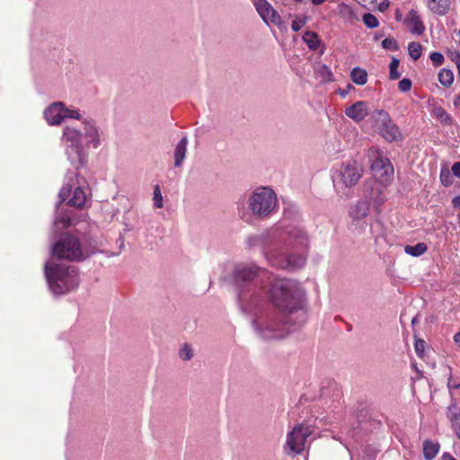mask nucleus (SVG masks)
I'll return each mask as SVG.
<instances>
[{
	"label": "nucleus",
	"instance_id": "obj_25",
	"mask_svg": "<svg viewBox=\"0 0 460 460\" xmlns=\"http://www.w3.org/2000/svg\"><path fill=\"white\" fill-rule=\"evenodd\" d=\"M428 250V246L424 243H418L415 245H405L404 252L405 253L418 257L424 254Z\"/></svg>",
	"mask_w": 460,
	"mask_h": 460
},
{
	"label": "nucleus",
	"instance_id": "obj_3",
	"mask_svg": "<svg viewBox=\"0 0 460 460\" xmlns=\"http://www.w3.org/2000/svg\"><path fill=\"white\" fill-rule=\"evenodd\" d=\"M269 297L278 311L305 323V291L299 283L288 279H275L270 283Z\"/></svg>",
	"mask_w": 460,
	"mask_h": 460
},
{
	"label": "nucleus",
	"instance_id": "obj_9",
	"mask_svg": "<svg viewBox=\"0 0 460 460\" xmlns=\"http://www.w3.org/2000/svg\"><path fill=\"white\" fill-rule=\"evenodd\" d=\"M373 127L377 133L388 142L403 140L400 128L392 120L388 112L384 110H376L371 114Z\"/></svg>",
	"mask_w": 460,
	"mask_h": 460
},
{
	"label": "nucleus",
	"instance_id": "obj_19",
	"mask_svg": "<svg viewBox=\"0 0 460 460\" xmlns=\"http://www.w3.org/2000/svg\"><path fill=\"white\" fill-rule=\"evenodd\" d=\"M406 22L409 24L412 25V27L411 28V33L417 35H420L421 33H423L425 27L416 12L411 11L408 14V17L406 18Z\"/></svg>",
	"mask_w": 460,
	"mask_h": 460
},
{
	"label": "nucleus",
	"instance_id": "obj_57",
	"mask_svg": "<svg viewBox=\"0 0 460 460\" xmlns=\"http://www.w3.org/2000/svg\"><path fill=\"white\" fill-rule=\"evenodd\" d=\"M295 2L301 3L303 0H294Z\"/></svg>",
	"mask_w": 460,
	"mask_h": 460
},
{
	"label": "nucleus",
	"instance_id": "obj_47",
	"mask_svg": "<svg viewBox=\"0 0 460 460\" xmlns=\"http://www.w3.org/2000/svg\"><path fill=\"white\" fill-rule=\"evenodd\" d=\"M452 172L455 176L460 178V162H456L452 165Z\"/></svg>",
	"mask_w": 460,
	"mask_h": 460
},
{
	"label": "nucleus",
	"instance_id": "obj_14",
	"mask_svg": "<svg viewBox=\"0 0 460 460\" xmlns=\"http://www.w3.org/2000/svg\"><path fill=\"white\" fill-rule=\"evenodd\" d=\"M64 103L61 102H53L49 105L44 112V118L49 125H59L63 121Z\"/></svg>",
	"mask_w": 460,
	"mask_h": 460
},
{
	"label": "nucleus",
	"instance_id": "obj_34",
	"mask_svg": "<svg viewBox=\"0 0 460 460\" xmlns=\"http://www.w3.org/2000/svg\"><path fill=\"white\" fill-rule=\"evenodd\" d=\"M363 22L367 27L371 29L376 28L379 24L377 18L369 13L363 15Z\"/></svg>",
	"mask_w": 460,
	"mask_h": 460
},
{
	"label": "nucleus",
	"instance_id": "obj_1",
	"mask_svg": "<svg viewBox=\"0 0 460 460\" xmlns=\"http://www.w3.org/2000/svg\"><path fill=\"white\" fill-rule=\"evenodd\" d=\"M247 244L250 247H261L272 266L293 270L301 269L305 264L309 236L304 229L288 226L249 236Z\"/></svg>",
	"mask_w": 460,
	"mask_h": 460
},
{
	"label": "nucleus",
	"instance_id": "obj_26",
	"mask_svg": "<svg viewBox=\"0 0 460 460\" xmlns=\"http://www.w3.org/2000/svg\"><path fill=\"white\" fill-rule=\"evenodd\" d=\"M350 77L353 83L358 85H364L367 81V74L366 70L359 67H354L352 69Z\"/></svg>",
	"mask_w": 460,
	"mask_h": 460
},
{
	"label": "nucleus",
	"instance_id": "obj_28",
	"mask_svg": "<svg viewBox=\"0 0 460 460\" xmlns=\"http://www.w3.org/2000/svg\"><path fill=\"white\" fill-rule=\"evenodd\" d=\"M408 52L410 57L413 60H417L421 57L422 54V46L415 41L410 42L408 45Z\"/></svg>",
	"mask_w": 460,
	"mask_h": 460
},
{
	"label": "nucleus",
	"instance_id": "obj_22",
	"mask_svg": "<svg viewBox=\"0 0 460 460\" xmlns=\"http://www.w3.org/2000/svg\"><path fill=\"white\" fill-rule=\"evenodd\" d=\"M439 444L430 440H425L423 443V456L426 460H432L439 451Z\"/></svg>",
	"mask_w": 460,
	"mask_h": 460
},
{
	"label": "nucleus",
	"instance_id": "obj_53",
	"mask_svg": "<svg viewBox=\"0 0 460 460\" xmlns=\"http://www.w3.org/2000/svg\"><path fill=\"white\" fill-rule=\"evenodd\" d=\"M454 104L456 106L459 105L460 104V95H456L455 96V99H454Z\"/></svg>",
	"mask_w": 460,
	"mask_h": 460
},
{
	"label": "nucleus",
	"instance_id": "obj_15",
	"mask_svg": "<svg viewBox=\"0 0 460 460\" xmlns=\"http://www.w3.org/2000/svg\"><path fill=\"white\" fill-rule=\"evenodd\" d=\"M371 170L375 173H379L381 176H387L393 174L394 168L388 158L377 153L372 161Z\"/></svg>",
	"mask_w": 460,
	"mask_h": 460
},
{
	"label": "nucleus",
	"instance_id": "obj_24",
	"mask_svg": "<svg viewBox=\"0 0 460 460\" xmlns=\"http://www.w3.org/2000/svg\"><path fill=\"white\" fill-rule=\"evenodd\" d=\"M303 40L306 43L307 47L312 50H316L320 46V40L318 35L311 31H307L303 35Z\"/></svg>",
	"mask_w": 460,
	"mask_h": 460
},
{
	"label": "nucleus",
	"instance_id": "obj_38",
	"mask_svg": "<svg viewBox=\"0 0 460 460\" xmlns=\"http://www.w3.org/2000/svg\"><path fill=\"white\" fill-rule=\"evenodd\" d=\"M382 47L385 49L396 51L399 49L397 41L394 38H385L382 41Z\"/></svg>",
	"mask_w": 460,
	"mask_h": 460
},
{
	"label": "nucleus",
	"instance_id": "obj_8",
	"mask_svg": "<svg viewBox=\"0 0 460 460\" xmlns=\"http://www.w3.org/2000/svg\"><path fill=\"white\" fill-rule=\"evenodd\" d=\"M52 254L58 259L70 261H81L87 257L79 238L70 234H63L59 237L52 247Z\"/></svg>",
	"mask_w": 460,
	"mask_h": 460
},
{
	"label": "nucleus",
	"instance_id": "obj_29",
	"mask_svg": "<svg viewBox=\"0 0 460 460\" xmlns=\"http://www.w3.org/2000/svg\"><path fill=\"white\" fill-rule=\"evenodd\" d=\"M54 223L66 228L71 225V217L66 212L58 209Z\"/></svg>",
	"mask_w": 460,
	"mask_h": 460
},
{
	"label": "nucleus",
	"instance_id": "obj_42",
	"mask_svg": "<svg viewBox=\"0 0 460 460\" xmlns=\"http://www.w3.org/2000/svg\"><path fill=\"white\" fill-rule=\"evenodd\" d=\"M411 81L408 78H403L398 83V89L402 93H407L411 88Z\"/></svg>",
	"mask_w": 460,
	"mask_h": 460
},
{
	"label": "nucleus",
	"instance_id": "obj_2",
	"mask_svg": "<svg viewBox=\"0 0 460 460\" xmlns=\"http://www.w3.org/2000/svg\"><path fill=\"white\" fill-rule=\"evenodd\" d=\"M233 276L240 309L244 314L254 313L265 303V292L261 281L268 278V272L254 265L239 264L234 268Z\"/></svg>",
	"mask_w": 460,
	"mask_h": 460
},
{
	"label": "nucleus",
	"instance_id": "obj_20",
	"mask_svg": "<svg viewBox=\"0 0 460 460\" xmlns=\"http://www.w3.org/2000/svg\"><path fill=\"white\" fill-rule=\"evenodd\" d=\"M449 0H429V9L438 15H444L449 9Z\"/></svg>",
	"mask_w": 460,
	"mask_h": 460
},
{
	"label": "nucleus",
	"instance_id": "obj_5",
	"mask_svg": "<svg viewBox=\"0 0 460 460\" xmlns=\"http://www.w3.org/2000/svg\"><path fill=\"white\" fill-rule=\"evenodd\" d=\"M45 276L54 295H64L76 288L79 284L77 269L65 263L46 262Z\"/></svg>",
	"mask_w": 460,
	"mask_h": 460
},
{
	"label": "nucleus",
	"instance_id": "obj_41",
	"mask_svg": "<svg viewBox=\"0 0 460 460\" xmlns=\"http://www.w3.org/2000/svg\"><path fill=\"white\" fill-rule=\"evenodd\" d=\"M429 58L435 66H439L444 62V56L440 52H432Z\"/></svg>",
	"mask_w": 460,
	"mask_h": 460
},
{
	"label": "nucleus",
	"instance_id": "obj_23",
	"mask_svg": "<svg viewBox=\"0 0 460 460\" xmlns=\"http://www.w3.org/2000/svg\"><path fill=\"white\" fill-rule=\"evenodd\" d=\"M86 201V194L81 187L75 189L73 197L69 199L68 204L75 208H83Z\"/></svg>",
	"mask_w": 460,
	"mask_h": 460
},
{
	"label": "nucleus",
	"instance_id": "obj_56",
	"mask_svg": "<svg viewBox=\"0 0 460 460\" xmlns=\"http://www.w3.org/2000/svg\"><path fill=\"white\" fill-rule=\"evenodd\" d=\"M457 73H458V76H459V79H460V68L457 69Z\"/></svg>",
	"mask_w": 460,
	"mask_h": 460
},
{
	"label": "nucleus",
	"instance_id": "obj_21",
	"mask_svg": "<svg viewBox=\"0 0 460 460\" xmlns=\"http://www.w3.org/2000/svg\"><path fill=\"white\" fill-rule=\"evenodd\" d=\"M254 5L261 19L269 24L270 13L273 8L271 4L267 0H256Z\"/></svg>",
	"mask_w": 460,
	"mask_h": 460
},
{
	"label": "nucleus",
	"instance_id": "obj_33",
	"mask_svg": "<svg viewBox=\"0 0 460 460\" xmlns=\"http://www.w3.org/2000/svg\"><path fill=\"white\" fill-rule=\"evenodd\" d=\"M399 66V59L396 58H393L391 63H390V79L391 80H397L400 78L401 74L397 71V68Z\"/></svg>",
	"mask_w": 460,
	"mask_h": 460
},
{
	"label": "nucleus",
	"instance_id": "obj_43",
	"mask_svg": "<svg viewBox=\"0 0 460 460\" xmlns=\"http://www.w3.org/2000/svg\"><path fill=\"white\" fill-rule=\"evenodd\" d=\"M440 181L444 186H449L452 183V176L449 171L442 170L440 172Z\"/></svg>",
	"mask_w": 460,
	"mask_h": 460
},
{
	"label": "nucleus",
	"instance_id": "obj_39",
	"mask_svg": "<svg viewBox=\"0 0 460 460\" xmlns=\"http://www.w3.org/2000/svg\"><path fill=\"white\" fill-rule=\"evenodd\" d=\"M425 347H426V342L424 340L416 339L415 343H414V349H415L416 354L421 358L424 357Z\"/></svg>",
	"mask_w": 460,
	"mask_h": 460
},
{
	"label": "nucleus",
	"instance_id": "obj_32",
	"mask_svg": "<svg viewBox=\"0 0 460 460\" xmlns=\"http://www.w3.org/2000/svg\"><path fill=\"white\" fill-rule=\"evenodd\" d=\"M371 199L376 205H382L385 200V196L383 195L379 186L372 188Z\"/></svg>",
	"mask_w": 460,
	"mask_h": 460
},
{
	"label": "nucleus",
	"instance_id": "obj_58",
	"mask_svg": "<svg viewBox=\"0 0 460 460\" xmlns=\"http://www.w3.org/2000/svg\"><path fill=\"white\" fill-rule=\"evenodd\" d=\"M459 218H460V213H459Z\"/></svg>",
	"mask_w": 460,
	"mask_h": 460
},
{
	"label": "nucleus",
	"instance_id": "obj_48",
	"mask_svg": "<svg viewBox=\"0 0 460 460\" xmlns=\"http://www.w3.org/2000/svg\"><path fill=\"white\" fill-rule=\"evenodd\" d=\"M447 386L449 389H454V390L460 389V384L452 382L451 379H449Z\"/></svg>",
	"mask_w": 460,
	"mask_h": 460
},
{
	"label": "nucleus",
	"instance_id": "obj_27",
	"mask_svg": "<svg viewBox=\"0 0 460 460\" xmlns=\"http://www.w3.org/2000/svg\"><path fill=\"white\" fill-rule=\"evenodd\" d=\"M438 77L439 83L445 87H450L454 82V74L450 69H441Z\"/></svg>",
	"mask_w": 460,
	"mask_h": 460
},
{
	"label": "nucleus",
	"instance_id": "obj_36",
	"mask_svg": "<svg viewBox=\"0 0 460 460\" xmlns=\"http://www.w3.org/2000/svg\"><path fill=\"white\" fill-rule=\"evenodd\" d=\"M154 205L157 208L164 207L163 196L159 185H155L154 189Z\"/></svg>",
	"mask_w": 460,
	"mask_h": 460
},
{
	"label": "nucleus",
	"instance_id": "obj_4",
	"mask_svg": "<svg viewBox=\"0 0 460 460\" xmlns=\"http://www.w3.org/2000/svg\"><path fill=\"white\" fill-rule=\"evenodd\" d=\"M260 305L254 313L249 314L253 315L252 324L257 334L264 340H279L287 337L293 330L301 325L299 320L284 314L283 313L269 309L261 311Z\"/></svg>",
	"mask_w": 460,
	"mask_h": 460
},
{
	"label": "nucleus",
	"instance_id": "obj_52",
	"mask_svg": "<svg viewBox=\"0 0 460 460\" xmlns=\"http://www.w3.org/2000/svg\"><path fill=\"white\" fill-rule=\"evenodd\" d=\"M454 341L460 347V331L454 335Z\"/></svg>",
	"mask_w": 460,
	"mask_h": 460
},
{
	"label": "nucleus",
	"instance_id": "obj_51",
	"mask_svg": "<svg viewBox=\"0 0 460 460\" xmlns=\"http://www.w3.org/2000/svg\"><path fill=\"white\" fill-rule=\"evenodd\" d=\"M452 204L455 208H460V195L453 199Z\"/></svg>",
	"mask_w": 460,
	"mask_h": 460
},
{
	"label": "nucleus",
	"instance_id": "obj_31",
	"mask_svg": "<svg viewBox=\"0 0 460 460\" xmlns=\"http://www.w3.org/2000/svg\"><path fill=\"white\" fill-rule=\"evenodd\" d=\"M179 357L184 361L190 360L193 357V349L191 346L188 343H184L179 350Z\"/></svg>",
	"mask_w": 460,
	"mask_h": 460
},
{
	"label": "nucleus",
	"instance_id": "obj_12",
	"mask_svg": "<svg viewBox=\"0 0 460 460\" xmlns=\"http://www.w3.org/2000/svg\"><path fill=\"white\" fill-rule=\"evenodd\" d=\"M83 137L86 141V146H93L94 149L102 145V133L96 125V122L90 118H84Z\"/></svg>",
	"mask_w": 460,
	"mask_h": 460
},
{
	"label": "nucleus",
	"instance_id": "obj_55",
	"mask_svg": "<svg viewBox=\"0 0 460 460\" xmlns=\"http://www.w3.org/2000/svg\"><path fill=\"white\" fill-rule=\"evenodd\" d=\"M418 322H419V320H418V316H417V315H416V316H414V317L411 319V323H412V325H414V324H415V323H417Z\"/></svg>",
	"mask_w": 460,
	"mask_h": 460
},
{
	"label": "nucleus",
	"instance_id": "obj_49",
	"mask_svg": "<svg viewBox=\"0 0 460 460\" xmlns=\"http://www.w3.org/2000/svg\"><path fill=\"white\" fill-rule=\"evenodd\" d=\"M339 7H340V12H341V13H345V12H347V13H351V9H350V7H349V6H348V5H346V4H341Z\"/></svg>",
	"mask_w": 460,
	"mask_h": 460
},
{
	"label": "nucleus",
	"instance_id": "obj_44",
	"mask_svg": "<svg viewBox=\"0 0 460 460\" xmlns=\"http://www.w3.org/2000/svg\"><path fill=\"white\" fill-rule=\"evenodd\" d=\"M305 24V19H296L292 22L291 28L294 31H298Z\"/></svg>",
	"mask_w": 460,
	"mask_h": 460
},
{
	"label": "nucleus",
	"instance_id": "obj_46",
	"mask_svg": "<svg viewBox=\"0 0 460 460\" xmlns=\"http://www.w3.org/2000/svg\"><path fill=\"white\" fill-rule=\"evenodd\" d=\"M71 188L70 187H63L59 191V197L62 199V200H65L67 195L70 193Z\"/></svg>",
	"mask_w": 460,
	"mask_h": 460
},
{
	"label": "nucleus",
	"instance_id": "obj_35",
	"mask_svg": "<svg viewBox=\"0 0 460 460\" xmlns=\"http://www.w3.org/2000/svg\"><path fill=\"white\" fill-rule=\"evenodd\" d=\"M63 114H64L63 115V120L66 118L75 119H78V120H83V118L81 117V114H80L78 110L69 109V108H66L65 105H64Z\"/></svg>",
	"mask_w": 460,
	"mask_h": 460
},
{
	"label": "nucleus",
	"instance_id": "obj_50",
	"mask_svg": "<svg viewBox=\"0 0 460 460\" xmlns=\"http://www.w3.org/2000/svg\"><path fill=\"white\" fill-rule=\"evenodd\" d=\"M354 88L351 84H348L347 89L340 90V94L345 97L350 89Z\"/></svg>",
	"mask_w": 460,
	"mask_h": 460
},
{
	"label": "nucleus",
	"instance_id": "obj_11",
	"mask_svg": "<svg viewBox=\"0 0 460 460\" xmlns=\"http://www.w3.org/2000/svg\"><path fill=\"white\" fill-rule=\"evenodd\" d=\"M363 168L356 161L343 163L339 172L341 183L346 187H351L358 183L362 176Z\"/></svg>",
	"mask_w": 460,
	"mask_h": 460
},
{
	"label": "nucleus",
	"instance_id": "obj_10",
	"mask_svg": "<svg viewBox=\"0 0 460 460\" xmlns=\"http://www.w3.org/2000/svg\"><path fill=\"white\" fill-rule=\"evenodd\" d=\"M311 434L312 429L309 426L299 424L288 433L286 447L293 454L299 455L305 450V441Z\"/></svg>",
	"mask_w": 460,
	"mask_h": 460
},
{
	"label": "nucleus",
	"instance_id": "obj_59",
	"mask_svg": "<svg viewBox=\"0 0 460 460\" xmlns=\"http://www.w3.org/2000/svg\"><path fill=\"white\" fill-rule=\"evenodd\" d=\"M459 34H460V31H459Z\"/></svg>",
	"mask_w": 460,
	"mask_h": 460
},
{
	"label": "nucleus",
	"instance_id": "obj_17",
	"mask_svg": "<svg viewBox=\"0 0 460 460\" xmlns=\"http://www.w3.org/2000/svg\"><path fill=\"white\" fill-rule=\"evenodd\" d=\"M447 417L450 420L456 435L460 438V408L453 401L447 408Z\"/></svg>",
	"mask_w": 460,
	"mask_h": 460
},
{
	"label": "nucleus",
	"instance_id": "obj_40",
	"mask_svg": "<svg viewBox=\"0 0 460 460\" xmlns=\"http://www.w3.org/2000/svg\"><path fill=\"white\" fill-rule=\"evenodd\" d=\"M270 22L276 24L278 26H280V24L282 23V19H281L280 15L278 13V12L274 8H272V10L270 13L269 23Z\"/></svg>",
	"mask_w": 460,
	"mask_h": 460
},
{
	"label": "nucleus",
	"instance_id": "obj_6",
	"mask_svg": "<svg viewBox=\"0 0 460 460\" xmlns=\"http://www.w3.org/2000/svg\"><path fill=\"white\" fill-rule=\"evenodd\" d=\"M246 204L252 216L258 220L270 217L279 207L277 194L270 187L256 188L249 196Z\"/></svg>",
	"mask_w": 460,
	"mask_h": 460
},
{
	"label": "nucleus",
	"instance_id": "obj_18",
	"mask_svg": "<svg viewBox=\"0 0 460 460\" xmlns=\"http://www.w3.org/2000/svg\"><path fill=\"white\" fill-rule=\"evenodd\" d=\"M188 137L183 136L179 143L176 145L173 152L174 166L180 167L183 164L187 152Z\"/></svg>",
	"mask_w": 460,
	"mask_h": 460
},
{
	"label": "nucleus",
	"instance_id": "obj_7",
	"mask_svg": "<svg viewBox=\"0 0 460 460\" xmlns=\"http://www.w3.org/2000/svg\"><path fill=\"white\" fill-rule=\"evenodd\" d=\"M82 139L83 133L79 129L70 126L63 128L62 140L66 145V155L76 169L86 164Z\"/></svg>",
	"mask_w": 460,
	"mask_h": 460
},
{
	"label": "nucleus",
	"instance_id": "obj_45",
	"mask_svg": "<svg viewBox=\"0 0 460 460\" xmlns=\"http://www.w3.org/2000/svg\"><path fill=\"white\" fill-rule=\"evenodd\" d=\"M450 59L455 62L456 68H460V52L458 51H451L448 54Z\"/></svg>",
	"mask_w": 460,
	"mask_h": 460
},
{
	"label": "nucleus",
	"instance_id": "obj_54",
	"mask_svg": "<svg viewBox=\"0 0 460 460\" xmlns=\"http://www.w3.org/2000/svg\"><path fill=\"white\" fill-rule=\"evenodd\" d=\"M326 0H312V3L315 5H319V4H322L325 2Z\"/></svg>",
	"mask_w": 460,
	"mask_h": 460
},
{
	"label": "nucleus",
	"instance_id": "obj_30",
	"mask_svg": "<svg viewBox=\"0 0 460 460\" xmlns=\"http://www.w3.org/2000/svg\"><path fill=\"white\" fill-rule=\"evenodd\" d=\"M434 115L444 124H451L452 122L451 116L442 107L435 108Z\"/></svg>",
	"mask_w": 460,
	"mask_h": 460
},
{
	"label": "nucleus",
	"instance_id": "obj_13",
	"mask_svg": "<svg viewBox=\"0 0 460 460\" xmlns=\"http://www.w3.org/2000/svg\"><path fill=\"white\" fill-rule=\"evenodd\" d=\"M370 209V204L367 200L358 201L355 205H353L349 211V215L351 218L352 224L356 227L363 228L366 225L365 218L367 217Z\"/></svg>",
	"mask_w": 460,
	"mask_h": 460
},
{
	"label": "nucleus",
	"instance_id": "obj_37",
	"mask_svg": "<svg viewBox=\"0 0 460 460\" xmlns=\"http://www.w3.org/2000/svg\"><path fill=\"white\" fill-rule=\"evenodd\" d=\"M317 72L320 74V75L324 81L332 80V73L329 66H327L326 65H320L317 69Z\"/></svg>",
	"mask_w": 460,
	"mask_h": 460
},
{
	"label": "nucleus",
	"instance_id": "obj_16",
	"mask_svg": "<svg viewBox=\"0 0 460 460\" xmlns=\"http://www.w3.org/2000/svg\"><path fill=\"white\" fill-rule=\"evenodd\" d=\"M368 113L367 102L363 101H358L345 110V114L356 122L362 121Z\"/></svg>",
	"mask_w": 460,
	"mask_h": 460
}]
</instances>
